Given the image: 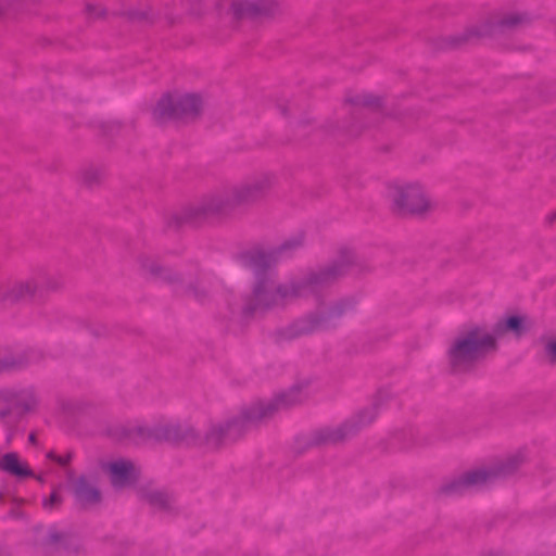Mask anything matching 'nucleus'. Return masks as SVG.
<instances>
[{
	"mask_svg": "<svg viewBox=\"0 0 556 556\" xmlns=\"http://www.w3.org/2000/svg\"><path fill=\"white\" fill-rule=\"evenodd\" d=\"M528 326L529 324L526 317L510 315L501 319L496 324L494 331L491 333L495 338V341L505 334H513L514 337L519 338L527 331Z\"/></svg>",
	"mask_w": 556,
	"mask_h": 556,
	"instance_id": "10",
	"label": "nucleus"
},
{
	"mask_svg": "<svg viewBox=\"0 0 556 556\" xmlns=\"http://www.w3.org/2000/svg\"><path fill=\"white\" fill-rule=\"evenodd\" d=\"M362 104L367 106H374L378 104V99L370 94H364L361 100Z\"/></svg>",
	"mask_w": 556,
	"mask_h": 556,
	"instance_id": "19",
	"label": "nucleus"
},
{
	"mask_svg": "<svg viewBox=\"0 0 556 556\" xmlns=\"http://www.w3.org/2000/svg\"><path fill=\"white\" fill-rule=\"evenodd\" d=\"M349 425L325 430L324 442H337L349 434Z\"/></svg>",
	"mask_w": 556,
	"mask_h": 556,
	"instance_id": "15",
	"label": "nucleus"
},
{
	"mask_svg": "<svg viewBox=\"0 0 556 556\" xmlns=\"http://www.w3.org/2000/svg\"><path fill=\"white\" fill-rule=\"evenodd\" d=\"M203 105L204 100L198 93L174 92L160 99L154 109V114L160 118L194 115L200 112Z\"/></svg>",
	"mask_w": 556,
	"mask_h": 556,
	"instance_id": "4",
	"label": "nucleus"
},
{
	"mask_svg": "<svg viewBox=\"0 0 556 556\" xmlns=\"http://www.w3.org/2000/svg\"><path fill=\"white\" fill-rule=\"evenodd\" d=\"M0 468L17 478L30 477L33 471L28 464L15 453L5 454L0 460Z\"/></svg>",
	"mask_w": 556,
	"mask_h": 556,
	"instance_id": "11",
	"label": "nucleus"
},
{
	"mask_svg": "<svg viewBox=\"0 0 556 556\" xmlns=\"http://www.w3.org/2000/svg\"><path fill=\"white\" fill-rule=\"evenodd\" d=\"M298 401V392L290 391L289 393L278 395L274 400L256 402L244 409L240 417L231 421H223L212 425L207 433V439L212 442H218L223 435L237 430L239 424L261 420L270 416L280 408L293 405Z\"/></svg>",
	"mask_w": 556,
	"mask_h": 556,
	"instance_id": "3",
	"label": "nucleus"
},
{
	"mask_svg": "<svg viewBox=\"0 0 556 556\" xmlns=\"http://www.w3.org/2000/svg\"><path fill=\"white\" fill-rule=\"evenodd\" d=\"M106 471L111 483L116 489H123L130 485L138 476L136 466L126 459H116L106 465Z\"/></svg>",
	"mask_w": 556,
	"mask_h": 556,
	"instance_id": "7",
	"label": "nucleus"
},
{
	"mask_svg": "<svg viewBox=\"0 0 556 556\" xmlns=\"http://www.w3.org/2000/svg\"><path fill=\"white\" fill-rule=\"evenodd\" d=\"M495 349V338L485 327L475 326L460 333L447 350V361L455 371L468 368L475 361Z\"/></svg>",
	"mask_w": 556,
	"mask_h": 556,
	"instance_id": "1",
	"label": "nucleus"
},
{
	"mask_svg": "<svg viewBox=\"0 0 556 556\" xmlns=\"http://www.w3.org/2000/svg\"><path fill=\"white\" fill-rule=\"evenodd\" d=\"M544 355L549 362L556 363V336L544 339Z\"/></svg>",
	"mask_w": 556,
	"mask_h": 556,
	"instance_id": "16",
	"label": "nucleus"
},
{
	"mask_svg": "<svg viewBox=\"0 0 556 556\" xmlns=\"http://www.w3.org/2000/svg\"><path fill=\"white\" fill-rule=\"evenodd\" d=\"M277 9L275 0H231L230 13L236 18L269 15Z\"/></svg>",
	"mask_w": 556,
	"mask_h": 556,
	"instance_id": "5",
	"label": "nucleus"
},
{
	"mask_svg": "<svg viewBox=\"0 0 556 556\" xmlns=\"http://www.w3.org/2000/svg\"><path fill=\"white\" fill-rule=\"evenodd\" d=\"M376 415L372 410L364 412L358 416V424L359 425H367L370 424L375 419Z\"/></svg>",
	"mask_w": 556,
	"mask_h": 556,
	"instance_id": "18",
	"label": "nucleus"
},
{
	"mask_svg": "<svg viewBox=\"0 0 556 556\" xmlns=\"http://www.w3.org/2000/svg\"><path fill=\"white\" fill-rule=\"evenodd\" d=\"M88 11L89 13L92 15V16H100L104 13V10L102 8H98L97 11H92L94 9L93 5L89 4L88 7Z\"/></svg>",
	"mask_w": 556,
	"mask_h": 556,
	"instance_id": "21",
	"label": "nucleus"
},
{
	"mask_svg": "<svg viewBox=\"0 0 556 556\" xmlns=\"http://www.w3.org/2000/svg\"><path fill=\"white\" fill-rule=\"evenodd\" d=\"M50 458H52L53 460H55L56 463H59L60 465H66L70 460V456L68 455H65V456H55L54 454L50 453L48 455Z\"/></svg>",
	"mask_w": 556,
	"mask_h": 556,
	"instance_id": "20",
	"label": "nucleus"
},
{
	"mask_svg": "<svg viewBox=\"0 0 556 556\" xmlns=\"http://www.w3.org/2000/svg\"><path fill=\"white\" fill-rule=\"evenodd\" d=\"M75 495L83 504H92L99 501L98 490L91 485L85 478H80L75 483Z\"/></svg>",
	"mask_w": 556,
	"mask_h": 556,
	"instance_id": "13",
	"label": "nucleus"
},
{
	"mask_svg": "<svg viewBox=\"0 0 556 556\" xmlns=\"http://www.w3.org/2000/svg\"><path fill=\"white\" fill-rule=\"evenodd\" d=\"M281 296H287V293L281 294L271 282L263 281L254 288L250 311L254 312L270 307Z\"/></svg>",
	"mask_w": 556,
	"mask_h": 556,
	"instance_id": "8",
	"label": "nucleus"
},
{
	"mask_svg": "<svg viewBox=\"0 0 556 556\" xmlns=\"http://www.w3.org/2000/svg\"><path fill=\"white\" fill-rule=\"evenodd\" d=\"M1 399L9 401L11 406L30 409L37 403L35 394L29 390L5 391L1 394Z\"/></svg>",
	"mask_w": 556,
	"mask_h": 556,
	"instance_id": "12",
	"label": "nucleus"
},
{
	"mask_svg": "<svg viewBox=\"0 0 556 556\" xmlns=\"http://www.w3.org/2000/svg\"><path fill=\"white\" fill-rule=\"evenodd\" d=\"M35 439H36L35 434H30V435H29V440H30L31 442H35Z\"/></svg>",
	"mask_w": 556,
	"mask_h": 556,
	"instance_id": "22",
	"label": "nucleus"
},
{
	"mask_svg": "<svg viewBox=\"0 0 556 556\" xmlns=\"http://www.w3.org/2000/svg\"><path fill=\"white\" fill-rule=\"evenodd\" d=\"M257 185L256 184H245L238 189L235 190L233 198L236 201H247L253 198L256 194Z\"/></svg>",
	"mask_w": 556,
	"mask_h": 556,
	"instance_id": "14",
	"label": "nucleus"
},
{
	"mask_svg": "<svg viewBox=\"0 0 556 556\" xmlns=\"http://www.w3.org/2000/svg\"><path fill=\"white\" fill-rule=\"evenodd\" d=\"M61 502L60 489H55L52 491L51 495L43 501V507L46 510L52 511L60 506Z\"/></svg>",
	"mask_w": 556,
	"mask_h": 556,
	"instance_id": "17",
	"label": "nucleus"
},
{
	"mask_svg": "<svg viewBox=\"0 0 556 556\" xmlns=\"http://www.w3.org/2000/svg\"><path fill=\"white\" fill-rule=\"evenodd\" d=\"M40 282L36 278H27L8 285L1 292L4 302L15 303L28 300L37 294Z\"/></svg>",
	"mask_w": 556,
	"mask_h": 556,
	"instance_id": "6",
	"label": "nucleus"
},
{
	"mask_svg": "<svg viewBox=\"0 0 556 556\" xmlns=\"http://www.w3.org/2000/svg\"><path fill=\"white\" fill-rule=\"evenodd\" d=\"M504 473V467L498 464L489 467H480L472 469L466 472L464 476H462V478L459 479V483L464 488L480 486L491 481L492 478Z\"/></svg>",
	"mask_w": 556,
	"mask_h": 556,
	"instance_id": "9",
	"label": "nucleus"
},
{
	"mask_svg": "<svg viewBox=\"0 0 556 556\" xmlns=\"http://www.w3.org/2000/svg\"><path fill=\"white\" fill-rule=\"evenodd\" d=\"M386 197L393 210L402 215H424L434 208V201L429 190L418 180H400L390 182Z\"/></svg>",
	"mask_w": 556,
	"mask_h": 556,
	"instance_id": "2",
	"label": "nucleus"
}]
</instances>
